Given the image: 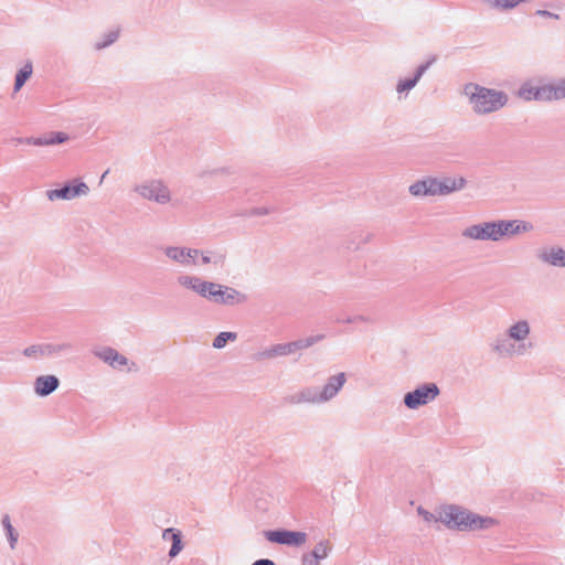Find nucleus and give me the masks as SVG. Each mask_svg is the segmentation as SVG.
<instances>
[{
	"label": "nucleus",
	"instance_id": "f257e3e1",
	"mask_svg": "<svg viewBox=\"0 0 565 565\" xmlns=\"http://www.w3.org/2000/svg\"><path fill=\"white\" fill-rule=\"evenodd\" d=\"M532 230L533 225L526 221L501 218L470 224L461 231L460 235L466 241L500 242Z\"/></svg>",
	"mask_w": 565,
	"mask_h": 565
},
{
	"label": "nucleus",
	"instance_id": "f03ea898",
	"mask_svg": "<svg viewBox=\"0 0 565 565\" xmlns=\"http://www.w3.org/2000/svg\"><path fill=\"white\" fill-rule=\"evenodd\" d=\"M437 520L447 529L460 532L488 530L498 524L491 516L479 515L458 504H443L437 509Z\"/></svg>",
	"mask_w": 565,
	"mask_h": 565
},
{
	"label": "nucleus",
	"instance_id": "7ed1b4c3",
	"mask_svg": "<svg viewBox=\"0 0 565 565\" xmlns=\"http://www.w3.org/2000/svg\"><path fill=\"white\" fill-rule=\"evenodd\" d=\"M530 332L529 321L518 320L507 329L504 335L494 340L491 344L492 351L503 358L524 355L533 348V344L527 342Z\"/></svg>",
	"mask_w": 565,
	"mask_h": 565
},
{
	"label": "nucleus",
	"instance_id": "20e7f679",
	"mask_svg": "<svg viewBox=\"0 0 565 565\" xmlns=\"http://www.w3.org/2000/svg\"><path fill=\"white\" fill-rule=\"evenodd\" d=\"M466 185V179L459 178H434L428 177L422 180H417L408 186V192L412 196L424 198V196H445L452 192L463 189Z\"/></svg>",
	"mask_w": 565,
	"mask_h": 565
},
{
	"label": "nucleus",
	"instance_id": "39448f33",
	"mask_svg": "<svg viewBox=\"0 0 565 565\" xmlns=\"http://www.w3.org/2000/svg\"><path fill=\"white\" fill-rule=\"evenodd\" d=\"M132 191L142 200L158 205H168L173 201L169 185L161 179H148L134 185Z\"/></svg>",
	"mask_w": 565,
	"mask_h": 565
},
{
	"label": "nucleus",
	"instance_id": "423d86ee",
	"mask_svg": "<svg viewBox=\"0 0 565 565\" xmlns=\"http://www.w3.org/2000/svg\"><path fill=\"white\" fill-rule=\"evenodd\" d=\"M202 298L218 306H235L246 302L247 297L239 290L214 281H206Z\"/></svg>",
	"mask_w": 565,
	"mask_h": 565
},
{
	"label": "nucleus",
	"instance_id": "0eeeda50",
	"mask_svg": "<svg viewBox=\"0 0 565 565\" xmlns=\"http://www.w3.org/2000/svg\"><path fill=\"white\" fill-rule=\"evenodd\" d=\"M323 339L322 334L311 335L288 343L271 345L258 354L259 360H271L278 356H287L297 353L300 350L308 349Z\"/></svg>",
	"mask_w": 565,
	"mask_h": 565
},
{
	"label": "nucleus",
	"instance_id": "6e6552de",
	"mask_svg": "<svg viewBox=\"0 0 565 565\" xmlns=\"http://www.w3.org/2000/svg\"><path fill=\"white\" fill-rule=\"evenodd\" d=\"M463 93L469 98V103L476 106H484L490 104L492 106H503L507 102V95L497 89H490L469 83L465 86Z\"/></svg>",
	"mask_w": 565,
	"mask_h": 565
},
{
	"label": "nucleus",
	"instance_id": "1a4fd4ad",
	"mask_svg": "<svg viewBox=\"0 0 565 565\" xmlns=\"http://www.w3.org/2000/svg\"><path fill=\"white\" fill-rule=\"evenodd\" d=\"M519 95L525 100L565 97V82L562 81L555 86H537L529 82L521 87Z\"/></svg>",
	"mask_w": 565,
	"mask_h": 565
},
{
	"label": "nucleus",
	"instance_id": "9d476101",
	"mask_svg": "<svg viewBox=\"0 0 565 565\" xmlns=\"http://www.w3.org/2000/svg\"><path fill=\"white\" fill-rule=\"evenodd\" d=\"M440 391L435 383H426L404 395V404L409 409H417L435 401Z\"/></svg>",
	"mask_w": 565,
	"mask_h": 565
},
{
	"label": "nucleus",
	"instance_id": "9b49d317",
	"mask_svg": "<svg viewBox=\"0 0 565 565\" xmlns=\"http://www.w3.org/2000/svg\"><path fill=\"white\" fill-rule=\"evenodd\" d=\"M163 255L173 264L182 267H190L196 265L199 257L198 248L185 246H164L161 248Z\"/></svg>",
	"mask_w": 565,
	"mask_h": 565
},
{
	"label": "nucleus",
	"instance_id": "f8f14e48",
	"mask_svg": "<svg viewBox=\"0 0 565 565\" xmlns=\"http://www.w3.org/2000/svg\"><path fill=\"white\" fill-rule=\"evenodd\" d=\"M72 350L71 343H43L25 348L23 354L26 358L42 359L46 356L61 355Z\"/></svg>",
	"mask_w": 565,
	"mask_h": 565
},
{
	"label": "nucleus",
	"instance_id": "ddd939ff",
	"mask_svg": "<svg viewBox=\"0 0 565 565\" xmlns=\"http://www.w3.org/2000/svg\"><path fill=\"white\" fill-rule=\"evenodd\" d=\"M265 537L271 542L288 546H301L307 542V533L300 531L275 530L265 531Z\"/></svg>",
	"mask_w": 565,
	"mask_h": 565
},
{
	"label": "nucleus",
	"instance_id": "4468645a",
	"mask_svg": "<svg viewBox=\"0 0 565 565\" xmlns=\"http://www.w3.org/2000/svg\"><path fill=\"white\" fill-rule=\"evenodd\" d=\"M287 404L290 405H320L326 404L320 387L305 386L301 390L285 397Z\"/></svg>",
	"mask_w": 565,
	"mask_h": 565
},
{
	"label": "nucleus",
	"instance_id": "2eb2a0df",
	"mask_svg": "<svg viewBox=\"0 0 565 565\" xmlns=\"http://www.w3.org/2000/svg\"><path fill=\"white\" fill-rule=\"evenodd\" d=\"M75 184H66L61 189L49 190L46 196L50 201L73 200L89 193V186L82 181L75 180Z\"/></svg>",
	"mask_w": 565,
	"mask_h": 565
},
{
	"label": "nucleus",
	"instance_id": "dca6fc26",
	"mask_svg": "<svg viewBox=\"0 0 565 565\" xmlns=\"http://www.w3.org/2000/svg\"><path fill=\"white\" fill-rule=\"evenodd\" d=\"M348 381V375L344 372L335 373L328 377L326 384L320 388L324 403H328L337 397Z\"/></svg>",
	"mask_w": 565,
	"mask_h": 565
},
{
	"label": "nucleus",
	"instance_id": "f3484780",
	"mask_svg": "<svg viewBox=\"0 0 565 565\" xmlns=\"http://www.w3.org/2000/svg\"><path fill=\"white\" fill-rule=\"evenodd\" d=\"M93 354L114 369L128 365V359L110 347L96 348L93 350Z\"/></svg>",
	"mask_w": 565,
	"mask_h": 565
},
{
	"label": "nucleus",
	"instance_id": "a211bd4d",
	"mask_svg": "<svg viewBox=\"0 0 565 565\" xmlns=\"http://www.w3.org/2000/svg\"><path fill=\"white\" fill-rule=\"evenodd\" d=\"M68 140V135L62 131H51L41 137L36 138H17L14 141L17 143H26L32 146H52L57 143H63Z\"/></svg>",
	"mask_w": 565,
	"mask_h": 565
},
{
	"label": "nucleus",
	"instance_id": "6ab92c4d",
	"mask_svg": "<svg viewBox=\"0 0 565 565\" xmlns=\"http://www.w3.org/2000/svg\"><path fill=\"white\" fill-rule=\"evenodd\" d=\"M206 281L207 280L201 278L200 276L192 275V274L182 273L177 276V284L179 287H181L185 290L192 291V292L196 294L198 296H200L201 298H202V294L204 291Z\"/></svg>",
	"mask_w": 565,
	"mask_h": 565
},
{
	"label": "nucleus",
	"instance_id": "aec40b11",
	"mask_svg": "<svg viewBox=\"0 0 565 565\" xmlns=\"http://www.w3.org/2000/svg\"><path fill=\"white\" fill-rule=\"evenodd\" d=\"M537 258L551 266L565 267V250L561 247L552 246L541 248L537 252Z\"/></svg>",
	"mask_w": 565,
	"mask_h": 565
},
{
	"label": "nucleus",
	"instance_id": "412c9836",
	"mask_svg": "<svg viewBox=\"0 0 565 565\" xmlns=\"http://www.w3.org/2000/svg\"><path fill=\"white\" fill-rule=\"evenodd\" d=\"M60 381L55 375H42L34 382V391L40 396H47L58 387Z\"/></svg>",
	"mask_w": 565,
	"mask_h": 565
},
{
	"label": "nucleus",
	"instance_id": "4be33fe9",
	"mask_svg": "<svg viewBox=\"0 0 565 565\" xmlns=\"http://www.w3.org/2000/svg\"><path fill=\"white\" fill-rule=\"evenodd\" d=\"M201 263L203 265H213L216 268H223L226 262V255L218 250H202L198 249Z\"/></svg>",
	"mask_w": 565,
	"mask_h": 565
},
{
	"label": "nucleus",
	"instance_id": "5701e85b",
	"mask_svg": "<svg viewBox=\"0 0 565 565\" xmlns=\"http://www.w3.org/2000/svg\"><path fill=\"white\" fill-rule=\"evenodd\" d=\"M1 523L6 532V536L9 542L10 548L15 550L19 540V533L11 524L10 516L8 514L3 515Z\"/></svg>",
	"mask_w": 565,
	"mask_h": 565
},
{
	"label": "nucleus",
	"instance_id": "b1692460",
	"mask_svg": "<svg viewBox=\"0 0 565 565\" xmlns=\"http://www.w3.org/2000/svg\"><path fill=\"white\" fill-rule=\"evenodd\" d=\"M332 551V543L327 540H320L310 552L318 561L326 559Z\"/></svg>",
	"mask_w": 565,
	"mask_h": 565
},
{
	"label": "nucleus",
	"instance_id": "393cba45",
	"mask_svg": "<svg viewBox=\"0 0 565 565\" xmlns=\"http://www.w3.org/2000/svg\"><path fill=\"white\" fill-rule=\"evenodd\" d=\"M171 543L172 545L169 551V556L171 558H174L183 550L182 533L180 530H175V532L171 536Z\"/></svg>",
	"mask_w": 565,
	"mask_h": 565
},
{
	"label": "nucleus",
	"instance_id": "a878e982",
	"mask_svg": "<svg viewBox=\"0 0 565 565\" xmlns=\"http://www.w3.org/2000/svg\"><path fill=\"white\" fill-rule=\"evenodd\" d=\"M237 339L236 332H220L213 340L214 349H222L226 345L227 341H235Z\"/></svg>",
	"mask_w": 565,
	"mask_h": 565
},
{
	"label": "nucleus",
	"instance_id": "bb28decb",
	"mask_svg": "<svg viewBox=\"0 0 565 565\" xmlns=\"http://www.w3.org/2000/svg\"><path fill=\"white\" fill-rule=\"evenodd\" d=\"M32 74V65L30 63L25 64L15 77V90H19L24 83L29 79Z\"/></svg>",
	"mask_w": 565,
	"mask_h": 565
},
{
	"label": "nucleus",
	"instance_id": "cd10ccee",
	"mask_svg": "<svg viewBox=\"0 0 565 565\" xmlns=\"http://www.w3.org/2000/svg\"><path fill=\"white\" fill-rule=\"evenodd\" d=\"M422 74H423V68H419L413 78H407V79L401 81L397 85V92L404 93V92H407L411 88H413L415 86V84L417 83V81L420 78Z\"/></svg>",
	"mask_w": 565,
	"mask_h": 565
},
{
	"label": "nucleus",
	"instance_id": "c85d7f7f",
	"mask_svg": "<svg viewBox=\"0 0 565 565\" xmlns=\"http://www.w3.org/2000/svg\"><path fill=\"white\" fill-rule=\"evenodd\" d=\"M276 212L273 206H257L249 210V216H264Z\"/></svg>",
	"mask_w": 565,
	"mask_h": 565
},
{
	"label": "nucleus",
	"instance_id": "c756f323",
	"mask_svg": "<svg viewBox=\"0 0 565 565\" xmlns=\"http://www.w3.org/2000/svg\"><path fill=\"white\" fill-rule=\"evenodd\" d=\"M417 513H418V515H420L423 518V520L425 522H428V523H430V522H439V520H437V513L434 514V513L427 511L426 509H424L422 505H419L417 508Z\"/></svg>",
	"mask_w": 565,
	"mask_h": 565
},
{
	"label": "nucleus",
	"instance_id": "7c9ffc66",
	"mask_svg": "<svg viewBox=\"0 0 565 565\" xmlns=\"http://www.w3.org/2000/svg\"><path fill=\"white\" fill-rule=\"evenodd\" d=\"M302 565H320V561H318L311 553H305L301 556Z\"/></svg>",
	"mask_w": 565,
	"mask_h": 565
},
{
	"label": "nucleus",
	"instance_id": "2f4dec72",
	"mask_svg": "<svg viewBox=\"0 0 565 565\" xmlns=\"http://www.w3.org/2000/svg\"><path fill=\"white\" fill-rule=\"evenodd\" d=\"M177 529H173V527H169V529H166L163 532H162V540L164 541H171V536L173 535V533L175 532Z\"/></svg>",
	"mask_w": 565,
	"mask_h": 565
},
{
	"label": "nucleus",
	"instance_id": "473e14b6",
	"mask_svg": "<svg viewBox=\"0 0 565 565\" xmlns=\"http://www.w3.org/2000/svg\"><path fill=\"white\" fill-rule=\"evenodd\" d=\"M354 320H355V322H364V323L373 322V320L370 317L363 316V315L354 316Z\"/></svg>",
	"mask_w": 565,
	"mask_h": 565
},
{
	"label": "nucleus",
	"instance_id": "72a5a7b5",
	"mask_svg": "<svg viewBox=\"0 0 565 565\" xmlns=\"http://www.w3.org/2000/svg\"><path fill=\"white\" fill-rule=\"evenodd\" d=\"M252 565H276L271 559L260 558L255 561Z\"/></svg>",
	"mask_w": 565,
	"mask_h": 565
},
{
	"label": "nucleus",
	"instance_id": "f704fd0d",
	"mask_svg": "<svg viewBox=\"0 0 565 565\" xmlns=\"http://www.w3.org/2000/svg\"><path fill=\"white\" fill-rule=\"evenodd\" d=\"M537 14L543 15V17H551V18L558 19V15L553 14V13H551L548 11H545V10H539Z\"/></svg>",
	"mask_w": 565,
	"mask_h": 565
},
{
	"label": "nucleus",
	"instance_id": "c9c22d12",
	"mask_svg": "<svg viewBox=\"0 0 565 565\" xmlns=\"http://www.w3.org/2000/svg\"><path fill=\"white\" fill-rule=\"evenodd\" d=\"M495 108H475L476 113L478 115H484V114H488L492 110H494Z\"/></svg>",
	"mask_w": 565,
	"mask_h": 565
},
{
	"label": "nucleus",
	"instance_id": "e433bc0d",
	"mask_svg": "<svg viewBox=\"0 0 565 565\" xmlns=\"http://www.w3.org/2000/svg\"><path fill=\"white\" fill-rule=\"evenodd\" d=\"M342 322H344V323H355V320H354V317H349L345 320H343Z\"/></svg>",
	"mask_w": 565,
	"mask_h": 565
},
{
	"label": "nucleus",
	"instance_id": "4c0bfd02",
	"mask_svg": "<svg viewBox=\"0 0 565 565\" xmlns=\"http://www.w3.org/2000/svg\"><path fill=\"white\" fill-rule=\"evenodd\" d=\"M108 172H109V170H106V171L102 174V177H100V181H99L100 183L104 181V179H105V177L108 174Z\"/></svg>",
	"mask_w": 565,
	"mask_h": 565
},
{
	"label": "nucleus",
	"instance_id": "58836bf2",
	"mask_svg": "<svg viewBox=\"0 0 565 565\" xmlns=\"http://www.w3.org/2000/svg\"><path fill=\"white\" fill-rule=\"evenodd\" d=\"M216 172H220V173H228V169L226 168H222L220 170H216Z\"/></svg>",
	"mask_w": 565,
	"mask_h": 565
}]
</instances>
